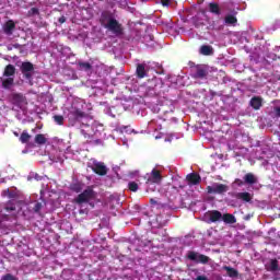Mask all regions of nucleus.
I'll use <instances>...</instances> for the list:
<instances>
[{
    "label": "nucleus",
    "instance_id": "423d86ee",
    "mask_svg": "<svg viewBox=\"0 0 280 280\" xmlns=\"http://www.w3.org/2000/svg\"><path fill=\"white\" fill-rule=\"evenodd\" d=\"M91 170L94 174H97V176H106V174H108V167H106L104 162H94Z\"/></svg>",
    "mask_w": 280,
    "mask_h": 280
},
{
    "label": "nucleus",
    "instance_id": "2eb2a0df",
    "mask_svg": "<svg viewBox=\"0 0 280 280\" xmlns=\"http://www.w3.org/2000/svg\"><path fill=\"white\" fill-rule=\"evenodd\" d=\"M236 14H237V12H234L233 14L225 15V18H224L225 25H232L233 27H235V25H237Z\"/></svg>",
    "mask_w": 280,
    "mask_h": 280
},
{
    "label": "nucleus",
    "instance_id": "79ce46f5",
    "mask_svg": "<svg viewBox=\"0 0 280 280\" xmlns=\"http://www.w3.org/2000/svg\"><path fill=\"white\" fill-rule=\"evenodd\" d=\"M195 280H209L207 276H198Z\"/></svg>",
    "mask_w": 280,
    "mask_h": 280
},
{
    "label": "nucleus",
    "instance_id": "c756f323",
    "mask_svg": "<svg viewBox=\"0 0 280 280\" xmlns=\"http://www.w3.org/2000/svg\"><path fill=\"white\" fill-rule=\"evenodd\" d=\"M269 270L271 272H277V270H279V260L277 259H271L270 260V265H269Z\"/></svg>",
    "mask_w": 280,
    "mask_h": 280
},
{
    "label": "nucleus",
    "instance_id": "473e14b6",
    "mask_svg": "<svg viewBox=\"0 0 280 280\" xmlns=\"http://www.w3.org/2000/svg\"><path fill=\"white\" fill-rule=\"evenodd\" d=\"M40 14V10H38V8H31L27 11V16L32 18V16H38Z\"/></svg>",
    "mask_w": 280,
    "mask_h": 280
},
{
    "label": "nucleus",
    "instance_id": "72a5a7b5",
    "mask_svg": "<svg viewBox=\"0 0 280 280\" xmlns=\"http://www.w3.org/2000/svg\"><path fill=\"white\" fill-rule=\"evenodd\" d=\"M128 189L129 191L137 192L139 191V184H137V182H129Z\"/></svg>",
    "mask_w": 280,
    "mask_h": 280
},
{
    "label": "nucleus",
    "instance_id": "1a4fd4ad",
    "mask_svg": "<svg viewBox=\"0 0 280 280\" xmlns=\"http://www.w3.org/2000/svg\"><path fill=\"white\" fill-rule=\"evenodd\" d=\"M161 180H163V175H161V171L153 168L151 171L150 176L147 179V183H151L153 185H160Z\"/></svg>",
    "mask_w": 280,
    "mask_h": 280
},
{
    "label": "nucleus",
    "instance_id": "f03ea898",
    "mask_svg": "<svg viewBox=\"0 0 280 280\" xmlns=\"http://www.w3.org/2000/svg\"><path fill=\"white\" fill-rule=\"evenodd\" d=\"M20 71L24 80H27L30 86H34V63L31 61H23L20 66Z\"/></svg>",
    "mask_w": 280,
    "mask_h": 280
},
{
    "label": "nucleus",
    "instance_id": "a211bd4d",
    "mask_svg": "<svg viewBox=\"0 0 280 280\" xmlns=\"http://www.w3.org/2000/svg\"><path fill=\"white\" fill-rule=\"evenodd\" d=\"M249 106H252V108H254V110H259V108H261V106H262L261 97H259V96L252 97V100L249 102Z\"/></svg>",
    "mask_w": 280,
    "mask_h": 280
},
{
    "label": "nucleus",
    "instance_id": "f8f14e48",
    "mask_svg": "<svg viewBox=\"0 0 280 280\" xmlns=\"http://www.w3.org/2000/svg\"><path fill=\"white\" fill-rule=\"evenodd\" d=\"M186 180L188 182V185H200L202 178L198 173H190L186 176Z\"/></svg>",
    "mask_w": 280,
    "mask_h": 280
},
{
    "label": "nucleus",
    "instance_id": "412c9836",
    "mask_svg": "<svg viewBox=\"0 0 280 280\" xmlns=\"http://www.w3.org/2000/svg\"><path fill=\"white\" fill-rule=\"evenodd\" d=\"M191 23L197 30L205 27V20L198 14L191 18Z\"/></svg>",
    "mask_w": 280,
    "mask_h": 280
},
{
    "label": "nucleus",
    "instance_id": "6ab92c4d",
    "mask_svg": "<svg viewBox=\"0 0 280 280\" xmlns=\"http://www.w3.org/2000/svg\"><path fill=\"white\" fill-rule=\"evenodd\" d=\"M223 270L226 271L228 277H230L231 279H237V277H240V271H237L233 267L224 266Z\"/></svg>",
    "mask_w": 280,
    "mask_h": 280
},
{
    "label": "nucleus",
    "instance_id": "c85d7f7f",
    "mask_svg": "<svg viewBox=\"0 0 280 280\" xmlns=\"http://www.w3.org/2000/svg\"><path fill=\"white\" fill-rule=\"evenodd\" d=\"M78 66L81 71H91V69H93V66L91 63L84 61H79Z\"/></svg>",
    "mask_w": 280,
    "mask_h": 280
},
{
    "label": "nucleus",
    "instance_id": "f704fd0d",
    "mask_svg": "<svg viewBox=\"0 0 280 280\" xmlns=\"http://www.w3.org/2000/svg\"><path fill=\"white\" fill-rule=\"evenodd\" d=\"M43 207H44L43 202L36 201L34 207H33V211L35 213H40V209H43Z\"/></svg>",
    "mask_w": 280,
    "mask_h": 280
},
{
    "label": "nucleus",
    "instance_id": "f3484780",
    "mask_svg": "<svg viewBox=\"0 0 280 280\" xmlns=\"http://www.w3.org/2000/svg\"><path fill=\"white\" fill-rule=\"evenodd\" d=\"M208 7L211 14H214L215 16H220V14H222V10L220 9V4H218V2H210Z\"/></svg>",
    "mask_w": 280,
    "mask_h": 280
},
{
    "label": "nucleus",
    "instance_id": "49530a36",
    "mask_svg": "<svg viewBox=\"0 0 280 280\" xmlns=\"http://www.w3.org/2000/svg\"><path fill=\"white\" fill-rule=\"evenodd\" d=\"M96 143H102V140H96Z\"/></svg>",
    "mask_w": 280,
    "mask_h": 280
},
{
    "label": "nucleus",
    "instance_id": "20e7f679",
    "mask_svg": "<svg viewBox=\"0 0 280 280\" xmlns=\"http://www.w3.org/2000/svg\"><path fill=\"white\" fill-rule=\"evenodd\" d=\"M187 259H189L190 261H195V264L207 265V264H209L211 258H209V256H207L205 254H200L198 252L189 250L187 253Z\"/></svg>",
    "mask_w": 280,
    "mask_h": 280
},
{
    "label": "nucleus",
    "instance_id": "aec40b11",
    "mask_svg": "<svg viewBox=\"0 0 280 280\" xmlns=\"http://www.w3.org/2000/svg\"><path fill=\"white\" fill-rule=\"evenodd\" d=\"M199 54H201V56H213V46L202 45L199 49Z\"/></svg>",
    "mask_w": 280,
    "mask_h": 280
},
{
    "label": "nucleus",
    "instance_id": "a878e982",
    "mask_svg": "<svg viewBox=\"0 0 280 280\" xmlns=\"http://www.w3.org/2000/svg\"><path fill=\"white\" fill-rule=\"evenodd\" d=\"M4 211H8V213H12V211H16V201L9 200L4 206Z\"/></svg>",
    "mask_w": 280,
    "mask_h": 280
},
{
    "label": "nucleus",
    "instance_id": "9b49d317",
    "mask_svg": "<svg viewBox=\"0 0 280 280\" xmlns=\"http://www.w3.org/2000/svg\"><path fill=\"white\" fill-rule=\"evenodd\" d=\"M14 75H16V67L12 63L7 65L3 70V78H14Z\"/></svg>",
    "mask_w": 280,
    "mask_h": 280
},
{
    "label": "nucleus",
    "instance_id": "0eeeda50",
    "mask_svg": "<svg viewBox=\"0 0 280 280\" xmlns=\"http://www.w3.org/2000/svg\"><path fill=\"white\" fill-rule=\"evenodd\" d=\"M205 218H208V224L222 222V212H220L219 210H210L206 213Z\"/></svg>",
    "mask_w": 280,
    "mask_h": 280
},
{
    "label": "nucleus",
    "instance_id": "9d476101",
    "mask_svg": "<svg viewBox=\"0 0 280 280\" xmlns=\"http://www.w3.org/2000/svg\"><path fill=\"white\" fill-rule=\"evenodd\" d=\"M11 101L15 106H21V104H25V102H27V98L23 93H12Z\"/></svg>",
    "mask_w": 280,
    "mask_h": 280
},
{
    "label": "nucleus",
    "instance_id": "5701e85b",
    "mask_svg": "<svg viewBox=\"0 0 280 280\" xmlns=\"http://www.w3.org/2000/svg\"><path fill=\"white\" fill-rule=\"evenodd\" d=\"M221 220H223L225 224H235V222H237V219H235V215L231 213L222 214Z\"/></svg>",
    "mask_w": 280,
    "mask_h": 280
},
{
    "label": "nucleus",
    "instance_id": "4c0bfd02",
    "mask_svg": "<svg viewBox=\"0 0 280 280\" xmlns=\"http://www.w3.org/2000/svg\"><path fill=\"white\" fill-rule=\"evenodd\" d=\"M234 185H237V187H244V185H246V183L240 178H236L234 180Z\"/></svg>",
    "mask_w": 280,
    "mask_h": 280
},
{
    "label": "nucleus",
    "instance_id": "7c9ffc66",
    "mask_svg": "<svg viewBox=\"0 0 280 280\" xmlns=\"http://www.w3.org/2000/svg\"><path fill=\"white\" fill-rule=\"evenodd\" d=\"M52 119L58 126L65 125V117L62 115H55Z\"/></svg>",
    "mask_w": 280,
    "mask_h": 280
},
{
    "label": "nucleus",
    "instance_id": "bb28decb",
    "mask_svg": "<svg viewBox=\"0 0 280 280\" xmlns=\"http://www.w3.org/2000/svg\"><path fill=\"white\" fill-rule=\"evenodd\" d=\"M35 143H37V145H45V143H47V138L45 135L38 133L35 136Z\"/></svg>",
    "mask_w": 280,
    "mask_h": 280
},
{
    "label": "nucleus",
    "instance_id": "a19ab883",
    "mask_svg": "<svg viewBox=\"0 0 280 280\" xmlns=\"http://www.w3.org/2000/svg\"><path fill=\"white\" fill-rule=\"evenodd\" d=\"M59 23L62 24V23H67V18H65V15L60 16L59 18Z\"/></svg>",
    "mask_w": 280,
    "mask_h": 280
},
{
    "label": "nucleus",
    "instance_id": "ea45409f",
    "mask_svg": "<svg viewBox=\"0 0 280 280\" xmlns=\"http://www.w3.org/2000/svg\"><path fill=\"white\" fill-rule=\"evenodd\" d=\"M212 30H215L217 32H220V30H224V26H215L214 24L211 25Z\"/></svg>",
    "mask_w": 280,
    "mask_h": 280
},
{
    "label": "nucleus",
    "instance_id": "4468645a",
    "mask_svg": "<svg viewBox=\"0 0 280 280\" xmlns=\"http://www.w3.org/2000/svg\"><path fill=\"white\" fill-rule=\"evenodd\" d=\"M31 139H32V135H30V133L27 132V130H24V131L21 133L20 138H19V140H20L21 143H24V144L28 145V148H34V144L30 143V140H31Z\"/></svg>",
    "mask_w": 280,
    "mask_h": 280
},
{
    "label": "nucleus",
    "instance_id": "dca6fc26",
    "mask_svg": "<svg viewBox=\"0 0 280 280\" xmlns=\"http://www.w3.org/2000/svg\"><path fill=\"white\" fill-rule=\"evenodd\" d=\"M0 80L2 82V89L10 90L14 85V77H5Z\"/></svg>",
    "mask_w": 280,
    "mask_h": 280
},
{
    "label": "nucleus",
    "instance_id": "2f4dec72",
    "mask_svg": "<svg viewBox=\"0 0 280 280\" xmlns=\"http://www.w3.org/2000/svg\"><path fill=\"white\" fill-rule=\"evenodd\" d=\"M70 189L75 194H80L82 191V184L80 183L71 184Z\"/></svg>",
    "mask_w": 280,
    "mask_h": 280
},
{
    "label": "nucleus",
    "instance_id": "c9c22d12",
    "mask_svg": "<svg viewBox=\"0 0 280 280\" xmlns=\"http://www.w3.org/2000/svg\"><path fill=\"white\" fill-rule=\"evenodd\" d=\"M2 196H8L9 198H16V192L10 189L3 190Z\"/></svg>",
    "mask_w": 280,
    "mask_h": 280
},
{
    "label": "nucleus",
    "instance_id": "37998d69",
    "mask_svg": "<svg viewBox=\"0 0 280 280\" xmlns=\"http://www.w3.org/2000/svg\"><path fill=\"white\" fill-rule=\"evenodd\" d=\"M19 51H20V54H26V50H25V48H24L23 46H21V47L19 48Z\"/></svg>",
    "mask_w": 280,
    "mask_h": 280
},
{
    "label": "nucleus",
    "instance_id": "393cba45",
    "mask_svg": "<svg viewBox=\"0 0 280 280\" xmlns=\"http://www.w3.org/2000/svg\"><path fill=\"white\" fill-rule=\"evenodd\" d=\"M236 198L238 200H243V202H250V200H253V196H250V192H238L236 195Z\"/></svg>",
    "mask_w": 280,
    "mask_h": 280
},
{
    "label": "nucleus",
    "instance_id": "6e6552de",
    "mask_svg": "<svg viewBox=\"0 0 280 280\" xmlns=\"http://www.w3.org/2000/svg\"><path fill=\"white\" fill-rule=\"evenodd\" d=\"M15 31H16V22H14V20H8L2 25V32L3 34H5V36H12Z\"/></svg>",
    "mask_w": 280,
    "mask_h": 280
},
{
    "label": "nucleus",
    "instance_id": "ddd939ff",
    "mask_svg": "<svg viewBox=\"0 0 280 280\" xmlns=\"http://www.w3.org/2000/svg\"><path fill=\"white\" fill-rule=\"evenodd\" d=\"M207 75H209L207 68H205L202 66L196 67V73L194 75L195 79L205 80V78H207Z\"/></svg>",
    "mask_w": 280,
    "mask_h": 280
},
{
    "label": "nucleus",
    "instance_id": "39448f33",
    "mask_svg": "<svg viewBox=\"0 0 280 280\" xmlns=\"http://www.w3.org/2000/svg\"><path fill=\"white\" fill-rule=\"evenodd\" d=\"M206 190H207V194H213L214 196L215 195L224 196V194L229 191V185L214 183L213 186H207Z\"/></svg>",
    "mask_w": 280,
    "mask_h": 280
},
{
    "label": "nucleus",
    "instance_id": "09e8293b",
    "mask_svg": "<svg viewBox=\"0 0 280 280\" xmlns=\"http://www.w3.org/2000/svg\"><path fill=\"white\" fill-rule=\"evenodd\" d=\"M98 1H104V0H98Z\"/></svg>",
    "mask_w": 280,
    "mask_h": 280
},
{
    "label": "nucleus",
    "instance_id": "cd10ccee",
    "mask_svg": "<svg viewBox=\"0 0 280 280\" xmlns=\"http://www.w3.org/2000/svg\"><path fill=\"white\" fill-rule=\"evenodd\" d=\"M72 117H74V119H84V117H86V114L84 112H82L81 109H74L71 112Z\"/></svg>",
    "mask_w": 280,
    "mask_h": 280
},
{
    "label": "nucleus",
    "instance_id": "e433bc0d",
    "mask_svg": "<svg viewBox=\"0 0 280 280\" xmlns=\"http://www.w3.org/2000/svg\"><path fill=\"white\" fill-rule=\"evenodd\" d=\"M1 280H19V278L12 276V273H7V275L2 276Z\"/></svg>",
    "mask_w": 280,
    "mask_h": 280
},
{
    "label": "nucleus",
    "instance_id": "c03bdc74",
    "mask_svg": "<svg viewBox=\"0 0 280 280\" xmlns=\"http://www.w3.org/2000/svg\"><path fill=\"white\" fill-rule=\"evenodd\" d=\"M13 47H14V49H21V47H23V46L20 44H14Z\"/></svg>",
    "mask_w": 280,
    "mask_h": 280
},
{
    "label": "nucleus",
    "instance_id": "7ed1b4c3",
    "mask_svg": "<svg viewBox=\"0 0 280 280\" xmlns=\"http://www.w3.org/2000/svg\"><path fill=\"white\" fill-rule=\"evenodd\" d=\"M97 192L93 190V187L88 186L81 194L77 196L74 202L77 205H84L86 202H91V200H95Z\"/></svg>",
    "mask_w": 280,
    "mask_h": 280
},
{
    "label": "nucleus",
    "instance_id": "b1692460",
    "mask_svg": "<svg viewBox=\"0 0 280 280\" xmlns=\"http://www.w3.org/2000/svg\"><path fill=\"white\" fill-rule=\"evenodd\" d=\"M136 73H137V77H138L140 80L143 79V78H145V75H148V74L145 73V65L139 63V65L137 66Z\"/></svg>",
    "mask_w": 280,
    "mask_h": 280
},
{
    "label": "nucleus",
    "instance_id": "4be33fe9",
    "mask_svg": "<svg viewBox=\"0 0 280 280\" xmlns=\"http://www.w3.org/2000/svg\"><path fill=\"white\" fill-rule=\"evenodd\" d=\"M245 185H257V176L253 173H247L244 176Z\"/></svg>",
    "mask_w": 280,
    "mask_h": 280
},
{
    "label": "nucleus",
    "instance_id": "de8ad7c7",
    "mask_svg": "<svg viewBox=\"0 0 280 280\" xmlns=\"http://www.w3.org/2000/svg\"><path fill=\"white\" fill-rule=\"evenodd\" d=\"M151 202H154V199H151Z\"/></svg>",
    "mask_w": 280,
    "mask_h": 280
},
{
    "label": "nucleus",
    "instance_id": "f257e3e1",
    "mask_svg": "<svg viewBox=\"0 0 280 280\" xmlns=\"http://www.w3.org/2000/svg\"><path fill=\"white\" fill-rule=\"evenodd\" d=\"M100 23L105 30H108V32H112V34L116 36L124 34V26L115 19V13L112 11H103L101 13Z\"/></svg>",
    "mask_w": 280,
    "mask_h": 280
},
{
    "label": "nucleus",
    "instance_id": "a18cd8bd",
    "mask_svg": "<svg viewBox=\"0 0 280 280\" xmlns=\"http://www.w3.org/2000/svg\"><path fill=\"white\" fill-rule=\"evenodd\" d=\"M14 137H19V132L14 131L13 132Z\"/></svg>",
    "mask_w": 280,
    "mask_h": 280
},
{
    "label": "nucleus",
    "instance_id": "58836bf2",
    "mask_svg": "<svg viewBox=\"0 0 280 280\" xmlns=\"http://www.w3.org/2000/svg\"><path fill=\"white\" fill-rule=\"evenodd\" d=\"M273 110H275V116L280 117V106L275 107Z\"/></svg>",
    "mask_w": 280,
    "mask_h": 280
}]
</instances>
